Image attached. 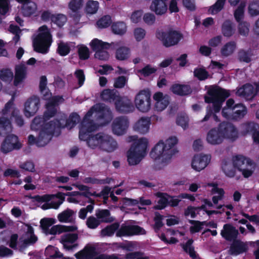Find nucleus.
<instances>
[{"instance_id":"nucleus-17","label":"nucleus","mask_w":259,"mask_h":259,"mask_svg":"<svg viewBox=\"0 0 259 259\" xmlns=\"http://www.w3.org/2000/svg\"><path fill=\"white\" fill-rule=\"evenodd\" d=\"M39 105V99L36 97L28 99L24 105V113L26 117L33 116L37 111Z\"/></svg>"},{"instance_id":"nucleus-6","label":"nucleus","mask_w":259,"mask_h":259,"mask_svg":"<svg viewBox=\"0 0 259 259\" xmlns=\"http://www.w3.org/2000/svg\"><path fill=\"white\" fill-rule=\"evenodd\" d=\"M11 114V117L14 119L18 126L23 124V120L19 116V112L17 109L13 107V102L10 101L6 105L3 110L4 116L0 118V135H5L12 131L11 124L7 119L8 113Z\"/></svg>"},{"instance_id":"nucleus-42","label":"nucleus","mask_w":259,"mask_h":259,"mask_svg":"<svg viewBox=\"0 0 259 259\" xmlns=\"http://www.w3.org/2000/svg\"><path fill=\"white\" fill-rule=\"evenodd\" d=\"M37 6L34 2H31L23 4L22 13L25 16L35 15L37 13Z\"/></svg>"},{"instance_id":"nucleus-39","label":"nucleus","mask_w":259,"mask_h":259,"mask_svg":"<svg viewBox=\"0 0 259 259\" xmlns=\"http://www.w3.org/2000/svg\"><path fill=\"white\" fill-rule=\"evenodd\" d=\"M96 216L101 223H110L114 218L110 215V211L107 209H98L96 210Z\"/></svg>"},{"instance_id":"nucleus-29","label":"nucleus","mask_w":259,"mask_h":259,"mask_svg":"<svg viewBox=\"0 0 259 259\" xmlns=\"http://www.w3.org/2000/svg\"><path fill=\"white\" fill-rule=\"evenodd\" d=\"M26 76V67L24 65H18L15 67L14 84L18 86L22 84Z\"/></svg>"},{"instance_id":"nucleus-53","label":"nucleus","mask_w":259,"mask_h":259,"mask_svg":"<svg viewBox=\"0 0 259 259\" xmlns=\"http://www.w3.org/2000/svg\"><path fill=\"white\" fill-rule=\"evenodd\" d=\"M118 227L119 225L117 223L109 225L101 230V236L102 237L111 236Z\"/></svg>"},{"instance_id":"nucleus-64","label":"nucleus","mask_w":259,"mask_h":259,"mask_svg":"<svg viewBox=\"0 0 259 259\" xmlns=\"http://www.w3.org/2000/svg\"><path fill=\"white\" fill-rule=\"evenodd\" d=\"M70 50L69 44L62 41L58 44V52L61 56H66L70 52Z\"/></svg>"},{"instance_id":"nucleus-37","label":"nucleus","mask_w":259,"mask_h":259,"mask_svg":"<svg viewBox=\"0 0 259 259\" xmlns=\"http://www.w3.org/2000/svg\"><path fill=\"white\" fill-rule=\"evenodd\" d=\"M247 250L246 244L240 241H235L231 245L230 249V253L232 255H237L243 253Z\"/></svg>"},{"instance_id":"nucleus-1","label":"nucleus","mask_w":259,"mask_h":259,"mask_svg":"<svg viewBox=\"0 0 259 259\" xmlns=\"http://www.w3.org/2000/svg\"><path fill=\"white\" fill-rule=\"evenodd\" d=\"M91 117L103 120L100 121V123L103 125L111 120V112L103 105L96 104L87 113L80 127L79 138L81 140H87L88 145L91 148H98L101 149V145L104 140H105L104 137L106 135L103 133L90 134L97 128V126L93 125L92 121H90Z\"/></svg>"},{"instance_id":"nucleus-41","label":"nucleus","mask_w":259,"mask_h":259,"mask_svg":"<svg viewBox=\"0 0 259 259\" xmlns=\"http://www.w3.org/2000/svg\"><path fill=\"white\" fill-rule=\"evenodd\" d=\"M118 46L115 47L114 48L119 47L117 48L115 52V57L118 60H125L127 59L130 56V50L128 48L122 46L119 47L120 42H119Z\"/></svg>"},{"instance_id":"nucleus-30","label":"nucleus","mask_w":259,"mask_h":259,"mask_svg":"<svg viewBox=\"0 0 259 259\" xmlns=\"http://www.w3.org/2000/svg\"><path fill=\"white\" fill-rule=\"evenodd\" d=\"M256 93V88H254L251 84H246L239 88L236 94L239 96L244 97L247 100L252 99Z\"/></svg>"},{"instance_id":"nucleus-4","label":"nucleus","mask_w":259,"mask_h":259,"mask_svg":"<svg viewBox=\"0 0 259 259\" xmlns=\"http://www.w3.org/2000/svg\"><path fill=\"white\" fill-rule=\"evenodd\" d=\"M128 141L134 143L127 152V161L131 165H137L146 155L148 140L145 138L137 139L136 136H130Z\"/></svg>"},{"instance_id":"nucleus-9","label":"nucleus","mask_w":259,"mask_h":259,"mask_svg":"<svg viewBox=\"0 0 259 259\" xmlns=\"http://www.w3.org/2000/svg\"><path fill=\"white\" fill-rule=\"evenodd\" d=\"M54 133L52 123L46 122L41 128L37 139L33 136L29 135L28 142L30 144H36L38 146H44L50 142Z\"/></svg>"},{"instance_id":"nucleus-7","label":"nucleus","mask_w":259,"mask_h":259,"mask_svg":"<svg viewBox=\"0 0 259 259\" xmlns=\"http://www.w3.org/2000/svg\"><path fill=\"white\" fill-rule=\"evenodd\" d=\"M231 159L236 168L242 172L244 178H249L252 175L255 169V165L250 159L242 155H238L233 157Z\"/></svg>"},{"instance_id":"nucleus-49","label":"nucleus","mask_w":259,"mask_h":259,"mask_svg":"<svg viewBox=\"0 0 259 259\" xmlns=\"http://www.w3.org/2000/svg\"><path fill=\"white\" fill-rule=\"evenodd\" d=\"M247 113L246 108L242 104H234L233 119L243 117Z\"/></svg>"},{"instance_id":"nucleus-33","label":"nucleus","mask_w":259,"mask_h":259,"mask_svg":"<svg viewBox=\"0 0 259 259\" xmlns=\"http://www.w3.org/2000/svg\"><path fill=\"white\" fill-rule=\"evenodd\" d=\"M77 239V234H67L61 236L60 242L63 245L64 248L70 250L75 246L73 244Z\"/></svg>"},{"instance_id":"nucleus-31","label":"nucleus","mask_w":259,"mask_h":259,"mask_svg":"<svg viewBox=\"0 0 259 259\" xmlns=\"http://www.w3.org/2000/svg\"><path fill=\"white\" fill-rule=\"evenodd\" d=\"M207 186L211 187L210 190L212 194H215L212 198V200L214 204H217L219 201L223 199L225 194L224 190L222 188H219L218 185L215 183H208Z\"/></svg>"},{"instance_id":"nucleus-24","label":"nucleus","mask_w":259,"mask_h":259,"mask_svg":"<svg viewBox=\"0 0 259 259\" xmlns=\"http://www.w3.org/2000/svg\"><path fill=\"white\" fill-rule=\"evenodd\" d=\"M150 123L149 118L142 117L134 124L133 129L138 133L144 134L148 132Z\"/></svg>"},{"instance_id":"nucleus-59","label":"nucleus","mask_w":259,"mask_h":259,"mask_svg":"<svg viewBox=\"0 0 259 259\" xmlns=\"http://www.w3.org/2000/svg\"><path fill=\"white\" fill-rule=\"evenodd\" d=\"M191 224V226L190 228V232L191 234H194L199 232L202 228L203 226L205 224V222H200L193 220L189 221Z\"/></svg>"},{"instance_id":"nucleus-18","label":"nucleus","mask_w":259,"mask_h":259,"mask_svg":"<svg viewBox=\"0 0 259 259\" xmlns=\"http://www.w3.org/2000/svg\"><path fill=\"white\" fill-rule=\"evenodd\" d=\"M23 229L25 233L20 238L19 243L22 245H27L36 242L37 238L34 234L33 228L29 225L25 224Z\"/></svg>"},{"instance_id":"nucleus-55","label":"nucleus","mask_w":259,"mask_h":259,"mask_svg":"<svg viewBox=\"0 0 259 259\" xmlns=\"http://www.w3.org/2000/svg\"><path fill=\"white\" fill-rule=\"evenodd\" d=\"M245 7V3L244 2H241L238 7V8L234 11V16L235 20L238 22L240 23L241 21L244 18V9Z\"/></svg>"},{"instance_id":"nucleus-45","label":"nucleus","mask_w":259,"mask_h":259,"mask_svg":"<svg viewBox=\"0 0 259 259\" xmlns=\"http://www.w3.org/2000/svg\"><path fill=\"white\" fill-rule=\"evenodd\" d=\"M222 33L225 36L230 37L235 32V28L233 23L230 21H226L224 22L222 28Z\"/></svg>"},{"instance_id":"nucleus-20","label":"nucleus","mask_w":259,"mask_h":259,"mask_svg":"<svg viewBox=\"0 0 259 259\" xmlns=\"http://www.w3.org/2000/svg\"><path fill=\"white\" fill-rule=\"evenodd\" d=\"M206 140L208 143L215 145L222 143L224 141V137L220 125L218 128L210 130L207 134Z\"/></svg>"},{"instance_id":"nucleus-43","label":"nucleus","mask_w":259,"mask_h":259,"mask_svg":"<svg viewBox=\"0 0 259 259\" xmlns=\"http://www.w3.org/2000/svg\"><path fill=\"white\" fill-rule=\"evenodd\" d=\"M236 49V44L235 42H229L222 47L221 50V53L222 56L228 57L232 55Z\"/></svg>"},{"instance_id":"nucleus-19","label":"nucleus","mask_w":259,"mask_h":259,"mask_svg":"<svg viewBox=\"0 0 259 259\" xmlns=\"http://www.w3.org/2000/svg\"><path fill=\"white\" fill-rule=\"evenodd\" d=\"M220 128L222 131L224 140L226 139L234 141L238 137V132L236 128L230 123L222 122L220 123Z\"/></svg>"},{"instance_id":"nucleus-16","label":"nucleus","mask_w":259,"mask_h":259,"mask_svg":"<svg viewBox=\"0 0 259 259\" xmlns=\"http://www.w3.org/2000/svg\"><path fill=\"white\" fill-rule=\"evenodd\" d=\"M129 126V122L126 117H121L115 119L112 124V131L114 134L120 136L124 134Z\"/></svg>"},{"instance_id":"nucleus-47","label":"nucleus","mask_w":259,"mask_h":259,"mask_svg":"<svg viewBox=\"0 0 259 259\" xmlns=\"http://www.w3.org/2000/svg\"><path fill=\"white\" fill-rule=\"evenodd\" d=\"M258 128V124L254 122H249L243 124L241 127V132L243 135L249 133H253Z\"/></svg>"},{"instance_id":"nucleus-35","label":"nucleus","mask_w":259,"mask_h":259,"mask_svg":"<svg viewBox=\"0 0 259 259\" xmlns=\"http://www.w3.org/2000/svg\"><path fill=\"white\" fill-rule=\"evenodd\" d=\"M221 235L227 240H230L235 238L238 234V231L232 225L226 224L221 231Z\"/></svg>"},{"instance_id":"nucleus-14","label":"nucleus","mask_w":259,"mask_h":259,"mask_svg":"<svg viewBox=\"0 0 259 259\" xmlns=\"http://www.w3.org/2000/svg\"><path fill=\"white\" fill-rule=\"evenodd\" d=\"M79 118L78 114L72 113L67 121L64 116L63 118H62L59 121H57V122H54L53 121H51L50 122L52 123V128H54V132H55V130L59 129L62 127L66 126L70 129L72 128L79 121Z\"/></svg>"},{"instance_id":"nucleus-63","label":"nucleus","mask_w":259,"mask_h":259,"mask_svg":"<svg viewBox=\"0 0 259 259\" xmlns=\"http://www.w3.org/2000/svg\"><path fill=\"white\" fill-rule=\"evenodd\" d=\"M176 122L177 125L180 126L184 130H186L188 127L189 119L188 116L185 114L178 116L176 120Z\"/></svg>"},{"instance_id":"nucleus-58","label":"nucleus","mask_w":259,"mask_h":259,"mask_svg":"<svg viewBox=\"0 0 259 259\" xmlns=\"http://www.w3.org/2000/svg\"><path fill=\"white\" fill-rule=\"evenodd\" d=\"M99 8V3L97 1H90L87 2L85 10L87 13L90 14H95Z\"/></svg>"},{"instance_id":"nucleus-12","label":"nucleus","mask_w":259,"mask_h":259,"mask_svg":"<svg viewBox=\"0 0 259 259\" xmlns=\"http://www.w3.org/2000/svg\"><path fill=\"white\" fill-rule=\"evenodd\" d=\"M22 143L17 136L12 135L8 136L2 144L1 150L3 153H7L13 150L21 148Z\"/></svg>"},{"instance_id":"nucleus-25","label":"nucleus","mask_w":259,"mask_h":259,"mask_svg":"<svg viewBox=\"0 0 259 259\" xmlns=\"http://www.w3.org/2000/svg\"><path fill=\"white\" fill-rule=\"evenodd\" d=\"M96 254L95 246L92 244H88L84 248L75 254L77 259H91Z\"/></svg>"},{"instance_id":"nucleus-27","label":"nucleus","mask_w":259,"mask_h":259,"mask_svg":"<svg viewBox=\"0 0 259 259\" xmlns=\"http://www.w3.org/2000/svg\"><path fill=\"white\" fill-rule=\"evenodd\" d=\"M119 44V42H112L111 44L104 42L97 38L93 39L90 44L92 49L96 51V52L101 50L107 49L110 48H115L116 46H118Z\"/></svg>"},{"instance_id":"nucleus-13","label":"nucleus","mask_w":259,"mask_h":259,"mask_svg":"<svg viewBox=\"0 0 259 259\" xmlns=\"http://www.w3.org/2000/svg\"><path fill=\"white\" fill-rule=\"evenodd\" d=\"M153 99L154 109L157 111H162L169 104V97L160 92L154 93L153 95Z\"/></svg>"},{"instance_id":"nucleus-51","label":"nucleus","mask_w":259,"mask_h":259,"mask_svg":"<svg viewBox=\"0 0 259 259\" xmlns=\"http://www.w3.org/2000/svg\"><path fill=\"white\" fill-rule=\"evenodd\" d=\"M157 196L158 200H157V204L155 206V208L162 209L168 204V195L166 194L158 193Z\"/></svg>"},{"instance_id":"nucleus-48","label":"nucleus","mask_w":259,"mask_h":259,"mask_svg":"<svg viewBox=\"0 0 259 259\" xmlns=\"http://www.w3.org/2000/svg\"><path fill=\"white\" fill-rule=\"evenodd\" d=\"M101 97L103 100L111 102L116 101L118 96L114 90L106 89L101 93Z\"/></svg>"},{"instance_id":"nucleus-50","label":"nucleus","mask_w":259,"mask_h":259,"mask_svg":"<svg viewBox=\"0 0 259 259\" xmlns=\"http://www.w3.org/2000/svg\"><path fill=\"white\" fill-rule=\"evenodd\" d=\"M111 27L113 33L118 35L124 34L127 30V26L123 22H116L112 25Z\"/></svg>"},{"instance_id":"nucleus-36","label":"nucleus","mask_w":259,"mask_h":259,"mask_svg":"<svg viewBox=\"0 0 259 259\" xmlns=\"http://www.w3.org/2000/svg\"><path fill=\"white\" fill-rule=\"evenodd\" d=\"M104 138L106 139L104 140L101 145V150L107 152H112L117 148V143L112 137L106 135Z\"/></svg>"},{"instance_id":"nucleus-44","label":"nucleus","mask_w":259,"mask_h":259,"mask_svg":"<svg viewBox=\"0 0 259 259\" xmlns=\"http://www.w3.org/2000/svg\"><path fill=\"white\" fill-rule=\"evenodd\" d=\"M47 259H56L62 257V254L59 252L58 249L53 246H48L45 250Z\"/></svg>"},{"instance_id":"nucleus-46","label":"nucleus","mask_w":259,"mask_h":259,"mask_svg":"<svg viewBox=\"0 0 259 259\" xmlns=\"http://www.w3.org/2000/svg\"><path fill=\"white\" fill-rule=\"evenodd\" d=\"M247 10L249 15L252 17L259 15V0L250 1L248 5Z\"/></svg>"},{"instance_id":"nucleus-32","label":"nucleus","mask_w":259,"mask_h":259,"mask_svg":"<svg viewBox=\"0 0 259 259\" xmlns=\"http://www.w3.org/2000/svg\"><path fill=\"white\" fill-rule=\"evenodd\" d=\"M59 221L61 223H73L75 220V212L72 209H67L57 215Z\"/></svg>"},{"instance_id":"nucleus-5","label":"nucleus","mask_w":259,"mask_h":259,"mask_svg":"<svg viewBox=\"0 0 259 259\" xmlns=\"http://www.w3.org/2000/svg\"><path fill=\"white\" fill-rule=\"evenodd\" d=\"M53 42L50 29L46 25L39 27L33 38L34 50L39 53L46 54L49 51Z\"/></svg>"},{"instance_id":"nucleus-23","label":"nucleus","mask_w":259,"mask_h":259,"mask_svg":"<svg viewBox=\"0 0 259 259\" xmlns=\"http://www.w3.org/2000/svg\"><path fill=\"white\" fill-rule=\"evenodd\" d=\"M115 104L116 109L121 112H128L134 109L132 102L127 98L118 97L115 101Z\"/></svg>"},{"instance_id":"nucleus-15","label":"nucleus","mask_w":259,"mask_h":259,"mask_svg":"<svg viewBox=\"0 0 259 259\" xmlns=\"http://www.w3.org/2000/svg\"><path fill=\"white\" fill-rule=\"evenodd\" d=\"M210 158V156L208 155H195L192 160L191 167L195 171H200L208 165Z\"/></svg>"},{"instance_id":"nucleus-11","label":"nucleus","mask_w":259,"mask_h":259,"mask_svg":"<svg viewBox=\"0 0 259 259\" xmlns=\"http://www.w3.org/2000/svg\"><path fill=\"white\" fill-rule=\"evenodd\" d=\"M134 103L138 110L142 112L148 111L151 108V94L149 91L143 90L135 96Z\"/></svg>"},{"instance_id":"nucleus-61","label":"nucleus","mask_w":259,"mask_h":259,"mask_svg":"<svg viewBox=\"0 0 259 259\" xmlns=\"http://www.w3.org/2000/svg\"><path fill=\"white\" fill-rule=\"evenodd\" d=\"M193 241L192 239H189L185 244H183L182 246L184 250L189 253L190 256L194 259L196 257V254L192 246Z\"/></svg>"},{"instance_id":"nucleus-56","label":"nucleus","mask_w":259,"mask_h":259,"mask_svg":"<svg viewBox=\"0 0 259 259\" xmlns=\"http://www.w3.org/2000/svg\"><path fill=\"white\" fill-rule=\"evenodd\" d=\"M83 0H70L68 3V8L72 12H78L82 7Z\"/></svg>"},{"instance_id":"nucleus-34","label":"nucleus","mask_w":259,"mask_h":259,"mask_svg":"<svg viewBox=\"0 0 259 259\" xmlns=\"http://www.w3.org/2000/svg\"><path fill=\"white\" fill-rule=\"evenodd\" d=\"M222 168L227 177L229 178L235 177L237 169L231 159L223 161Z\"/></svg>"},{"instance_id":"nucleus-38","label":"nucleus","mask_w":259,"mask_h":259,"mask_svg":"<svg viewBox=\"0 0 259 259\" xmlns=\"http://www.w3.org/2000/svg\"><path fill=\"white\" fill-rule=\"evenodd\" d=\"M234 101L232 99H229L226 106L223 108L222 115L228 119H233Z\"/></svg>"},{"instance_id":"nucleus-52","label":"nucleus","mask_w":259,"mask_h":259,"mask_svg":"<svg viewBox=\"0 0 259 259\" xmlns=\"http://www.w3.org/2000/svg\"><path fill=\"white\" fill-rule=\"evenodd\" d=\"M56 222L53 218H44L40 220V224L43 232L46 234L51 228L50 227Z\"/></svg>"},{"instance_id":"nucleus-8","label":"nucleus","mask_w":259,"mask_h":259,"mask_svg":"<svg viewBox=\"0 0 259 259\" xmlns=\"http://www.w3.org/2000/svg\"><path fill=\"white\" fill-rule=\"evenodd\" d=\"M76 188H77L81 192L74 191L69 192L66 194L68 197L67 200L69 203H79L80 205H84L85 202L83 200V198H89L92 195H95V193L90 191V188L83 185L79 184H73Z\"/></svg>"},{"instance_id":"nucleus-40","label":"nucleus","mask_w":259,"mask_h":259,"mask_svg":"<svg viewBox=\"0 0 259 259\" xmlns=\"http://www.w3.org/2000/svg\"><path fill=\"white\" fill-rule=\"evenodd\" d=\"M171 92L177 95L184 96L191 92V88L188 85L175 84L170 88Z\"/></svg>"},{"instance_id":"nucleus-22","label":"nucleus","mask_w":259,"mask_h":259,"mask_svg":"<svg viewBox=\"0 0 259 259\" xmlns=\"http://www.w3.org/2000/svg\"><path fill=\"white\" fill-rule=\"evenodd\" d=\"M78 229L76 224L66 226L61 225H57L52 226L46 234V235H55L67 232H75Z\"/></svg>"},{"instance_id":"nucleus-28","label":"nucleus","mask_w":259,"mask_h":259,"mask_svg":"<svg viewBox=\"0 0 259 259\" xmlns=\"http://www.w3.org/2000/svg\"><path fill=\"white\" fill-rule=\"evenodd\" d=\"M63 99L61 97H54L51 98L47 104V110L45 113V118L52 117L56 112V105L63 102Z\"/></svg>"},{"instance_id":"nucleus-21","label":"nucleus","mask_w":259,"mask_h":259,"mask_svg":"<svg viewBox=\"0 0 259 259\" xmlns=\"http://www.w3.org/2000/svg\"><path fill=\"white\" fill-rule=\"evenodd\" d=\"M57 197L61 198L58 201H51V202H47L48 201L51 200L53 196L49 195H44L39 197V200L46 202L42 206L41 208L43 209H47L49 208L58 209L60 205L63 202L64 197L62 196L61 193H58L57 194Z\"/></svg>"},{"instance_id":"nucleus-62","label":"nucleus","mask_w":259,"mask_h":259,"mask_svg":"<svg viewBox=\"0 0 259 259\" xmlns=\"http://www.w3.org/2000/svg\"><path fill=\"white\" fill-rule=\"evenodd\" d=\"M116 235L120 237L132 236L131 226L122 225L117 231Z\"/></svg>"},{"instance_id":"nucleus-3","label":"nucleus","mask_w":259,"mask_h":259,"mask_svg":"<svg viewBox=\"0 0 259 259\" xmlns=\"http://www.w3.org/2000/svg\"><path fill=\"white\" fill-rule=\"evenodd\" d=\"M229 96V93L218 87H210L207 91V95L205 96V101L206 103H211L212 104V108H208L207 113L202 121H205L208 120L210 117L212 116L213 119L216 121H219L217 116L215 113L219 112L222 107L223 103L225 99Z\"/></svg>"},{"instance_id":"nucleus-2","label":"nucleus","mask_w":259,"mask_h":259,"mask_svg":"<svg viewBox=\"0 0 259 259\" xmlns=\"http://www.w3.org/2000/svg\"><path fill=\"white\" fill-rule=\"evenodd\" d=\"M178 142L177 137L171 136L164 141H160L152 148L150 156L155 161L157 169L163 168L170 162L172 155L177 152L174 148Z\"/></svg>"},{"instance_id":"nucleus-60","label":"nucleus","mask_w":259,"mask_h":259,"mask_svg":"<svg viewBox=\"0 0 259 259\" xmlns=\"http://www.w3.org/2000/svg\"><path fill=\"white\" fill-rule=\"evenodd\" d=\"M226 0H218L216 3L209 9L211 14H215L220 12L223 8Z\"/></svg>"},{"instance_id":"nucleus-54","label":"nucleus","mask_w":259,"mask_h":259,"mask_svg":"<svg viewBox=\"0 0 259 259\" xmlns=\"http://www.w3.org/2000/svg\"><path fill=\"white\" fill-rule=\"evenodd\" d=\"M47 78L45 76H42L40 78L39 83V88L41 94L43 95L45 99H49L51 97V93L46 88Z\"/></svg>"},{"instance_id":"nucleus-57","label":"nucleus","mask_w":259,"mask_h":259,"mask_svg":"<svg viewBox=\"0 0 259 259\" xmlns=\"http://www.w3.org/2000/svg\"><path fill=\"white\" fill-rule=\"evenodd\" d=\"M157 70V68L152 67L151 65H147L143 69H139L137 71V73L140 77L148 76L150 75L155 73Z\"/></svg>"},{"instance_id":"nucleus-10","label":"nucleus","mask_w":259,"mask_h":259,"mask_svg":"<svg viewBox=\"0 0 259 259\" xmlns=\"http://www.w3.org/2000/svg\"><path fill=\"white\" fill-rule=\"evenodd\" d=\"M156 36L166 47L178 44L183 37L180 32L173 29H169L164 32L158 31L156 33Z\"/></svg>"},{"instance_id":"nucleus-26","label":"nucleus","mask_w":259,"mask_h":259,"mask_svg":"<svg viewBox=\"0 0 259 259\" xmlns=\"http://www.w3.org/2000/svg\"><path fill=\"white\" fill-rule=\"evenodd\" d=\"M150 9L157 15H163L166 13L167 7L163 0H153L150 6Z\"/></svg>"}]
</instances>
